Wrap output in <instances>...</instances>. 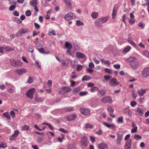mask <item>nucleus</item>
I'll return each instance as SVG.
<instances>
[{
	"mask_svg": "<svg viewBox=\"0 0 149 149\" xmlns=\"http://www.w3.org/2000/svg\"><path fill=\"white\" fill-rule=\"evenodd\" d=\"M36 91V90L34 88H32L29 90L26 93V96L29 99H32L33 97V95Z\"/></svg>",
	"mask_w": 149,
	"mask_h": 149,
	"instance_id": "1",
	"label": "nucleus"
},
{
	"mask_svg": "<svg viewBox=\"0 0 149 149\" xmlns=\"http://www.w3.org/2000/svg\"><path fill=\"white\" fill-rule=\"evenodd\" d=\"M76 17L75 14L71 12H69L66 14L64 17V19L67 21L74 18Z\"/></svg>",
	"mask_w": 149,
	"mask_h": 149,
	"instance_id": "2",
	"label": "nucleus"
},
{
	"mask_svg": "<svg viewBox=\"0 0 149 149\" xmlns=\"http://www.w3.org/2000/svg\"><path fill=\"white\" fill-rule=\"evenodd\" d=\"M81 145L84 146H87L88 144V141L87 140V137L85 136H82L81 140Z\"/></svg>",
	"mask_w": 149,
	"mask_h": 149,
	"instance_id": "3",
	"label": "nucleus"
},
{
	"mask_svg": "<svg viewBox=\"0 0 149 149\" xmlns=\"http://www.w3.org/2000/svg\"><path fill=\"white\" fill-rule=\"evenodd\" d=\"M118 8V5L116 4L115 5L112 11V18L114 19L117 13V10Z\"/></svg>",
	"mask_w": 149,
	"mask_h": 149,
	"instance_id": "4",
	"label": "nucleus"
},
{
	"mask_svg": "<svg viewBox=\"0 0 149 149\" xmlns=\"http://www.w3.org/2000/svg\"><path fill=\"white\" fill-rule=\"evenodd\" d=\"M27 71L26 69H22L19 70H16L15 72L17 74L19 75H22L25 73Z\"/></svg>",
	"mask_w": 149,
	"mask_h": 149,
	"instance_id": "5",
	"label": "nucleus"
},
{
	"mask_svg": "<svg viewBox=\"0 0 149 149\" xmlns=\"http://www.w3.org/2000/svg\"><path fill=\"white\" fill-rule=\"evenodd\" d=\"M132 140L131 139H129L125 143V149H130L131 148Z\"/></svg>",
	"mask_w": 149,
	"mask_h": 149,
	"instance_id": "6",
	"label": "nucleus"
},
{
	"mask_svg": "<svg viewBox=\"0 0 149 149\" xmlns=\"http://www.w3.org/2000/svg\"><path fill=\"white\" fill-rule=\"evenodd\" d=\"M77 117L75 114L70 115L66 116L65 118L67 121H69L74 120Z\"/></svg>",
	"mask_w": 149,
	"mask_h": 149,
	"instance_id": "7",
	"label": "nucleus"
},
{
	"mask_svg": "<svg viewBox=\"0 0 149 149\" xmlns=\"http://www.w3.org/2000/svg\"><path fill=\"white\" fill-rule=\"evenodd\" d=\"M28 31L26 29H22L18 31L16 34L17 36H21L23 33H26Z\"/></svg>",
	"mask_w": 149,
	"mask_h": 149,
	"instance_id": "8",
	"label": "nucleus"
},
{
	"mask_svg": "<svg viewBox=\"0 0 149 149\" xmlns=\"http://www.w3.org/2000/svg\"><path fill=\"white\" fill-rule=\"evenodd\" d=\"M142 74L144 77L149 76V68H146L142 72Z\"/></svg>",
	"mask_w": 149,
	"mask_h": 149,
	"instance_id": "9",
	"label": "nucleus"
},
{
	"mask_svg": "<svg viewBox=\"0 0 149 149\" xmlns=\"http://www.w3.org/2000/svg\"><path fill=\"white\" fill-rule=\"evenodd\" d=\"M80 110L82 114L85 115H88L90 112L89 110L83 108H80Z\"/></svg>",
	"mask_w": 149,
	"mask_h": 149,
	"instance_id": "10",
	"label": "nucleus"
},
{
	"mask_svg": "<svg viewBox=\"0 0 149 149\" xmlns=\"http://www.w3.org/2000/svg\"><path fill=\"white\" fill-rule=\"evenodd\" d=\"M130 19H129V23L132 24L135 22L134 16L132 13H131L130 14Z\"/></svg>",
	"mask_w": 149,
	"mask_h": 149,
	"instance_id": "11",
	"label": "nucleus"
},
{
	"mask_svg": "<svg viewBox=\"0 0 149 149\" xmlns=\"http://www.w3.org/2000/svg\"><path fill=\"white\" fill-rule=\"evenodd\" d=\"M119 82L116 81V79L113 78L111 80L110 84L112 86H114L119 84Z\"/></svg>",
	"mask_w": 149,
	"mask_h": 149,
	"instance_id": "12",
	"label": "nucleus"
},
{
	"mask_svg": "<svg viewBox=\"0 0 149 149\" xmlns=\"http://www.w3.org/2000/svg\"><path fill=\"white\" fill-rule=\"evenodd\" d=\"M126 60L128 62L132 63L134 62H136L137 60L135 58L130 57L129 58L127 59Z\"/></svg>",
	"mask_w": 149,
	"mask_h": 149,
	"instance_id": "13",
	"label": "nucleus"
},
{
	"mask_svg": "<svg viewBox=\"0 0 149 149\" xmlns=\"http://www.w3.org/2000/svg\"><path fill=\"white\" fill-rule=\"evenodd\" d=\"M71 89L70 87L67 86L63 87L61 89V91L64 93H67L70 92Z\"/></svg>",
	"mask_w": 149,
	"mask_h": 149,
	"instance_id": "14",
	"label": "nucleus"
},
{
	"mask_svg": "<svg viewBox=\"0 0 149 149\" xmlns=\"http://www.w3.org/2000/svg\"><path fill=\"white\" fill-rule=\"evenodd\" d=\"M19 131L18 130H15L14 134L10 138V140H13L16 137L18 134Z\"/></svg>",
	"mask_w": 149,
	"mask_h": 149,
	"instance_id": "15",
	"label": "nucleus"
},
{
	"mask_svg": "<svg viewBox=\"0 0 149 149\" xmlns=\"http://www.w3.org/2000/svg\"><path fill=\"white\" fill-rule=\"evenodd\" d=\"M101 23V22L98 18L97 19L95 22V26L99 28L102 27V25Z\"/></svg>",
	"mask_w": 149,
	"mask_h": 149,
	"instance_id": "16",
	"label": "nucleus"
},
{
	"mask_svg": "<svg viewBox=\"0 0 149 149\" xmlns=\"http://www.w3.org/2000/svg\"><path fill=\"white\" fill-rule=\"evenodd\" d=\"M130 65L133 68L136 69L139 67V64L136 61V62H134L130 64Z\"/></svg>",
	"mask_w": 149,
	"mask_h": 149,
	"instance_id": "17",
	"label": "nucleus"
},
{
	"mask_svg": "<svg viewBox=\"0 0 149 149\" xmlns=\"http://www.w3.org/2000/svg\"><path fill=\"white\" fill-rule=\"evenodd\" d=\"M111 101V99L109 97H105L102 100V102H109Z\"/></svg>",
	"mask_w": 149,
	"mask_h": 149,
	"instance_id": "18",
	"label": "nucleus"
},
{
	"mask_svg": "<svg viewBox=\"0 0 149 149\" xmlns=\"http://www.w3.org/2000/svg\"><path fill=\"white\" fill-rule=\"evenodd\" d=\"M108 17L106 16L104 17H102L101 18H99V20L101 23L102 24L105 23L108 19Z\"/></svg>",
	"mask_w": 149,
	"mask_h": 149,
	"instance_id": "19",
	"label": "nucleus"
},
{
	"mask_svg": "<svg viewBox=\"0 0 149 149\" xmlns=\"http://www.w3.org/2000/svg\"><path fill=\"white\" fill-rule=\"evenodd\" d=\"M107 110L109 112L110 115L112 118H114L115 117V115H112V113L113 111V109L112 107H108Z\"/></svg>",
	"mask_w": 149,
	"mask_h": 149,
	"instance_id": "20",
	"label": "nucleus"
},
{
	"mask_svg": "<svg viewBox=\"0 0 149 149\" xmlns=\"http://www.w3.org/2000/svg\"><path fill=\"white\" fill-rule=\"evenodd\" d=\"M98 146L100 149H107V145L104 143H101Z\"/></svg>",
	"mask_w": 149,
	"mask_h": 149,
	"instance_id": "21",
	"label": "nucleus"
},
{
	"mask_svg": "<svg viewBox=\"0 0 149 149\" xmlns=\"http://www.w3.org/2000/svg\"><path fill=\"white\" fill-rule=\"evenodd\" d=\"M35 99L37 102H42L44 101V99L39 97L37 93L35 94Z\"/></svg>",
	"mask_w": 149,
	"mask_h": 149,
	"instance_id": "22",
	"label": "nucleus"
},
{
	"mask_svg": "<svg viewBox=\"0 0 149 149\" xmlns=\"http://www.w3.org/2000/svg\"><path fill=\"white\" fill-rule=\"evenodd\" d=\"M65 46L68 50H70L72 48V44L67 42H65Z\"/></svg>",
	"mask_w": 149,
	"mask_h": 149,
	"instance_id": "23",
	"label": "nucleus"
},
{
	"mask_svg": "<svg viewBox=\"0 0 149 149\" xmlns=\"http://www.w3.org/2000/svg\"><path fill=\"white\" fill-rule=\"evenodd\" d=\"M76 56L78 58H83L85 57L84 54L79 52H77L76 53Z\"/></svg>",
	"mask_w": 149,
	"mask_h": 149,
	"instance_id": "24",
	"label": "nucleus"
},
{
	"mask_svg": "<svg viewBox=\"0 0 149 149\" xmlns=\"http://www.w3.org/2000/svg\"><path fill=\"white\" fill-rule=\"evenodd\" d=\"M61 63L63 65L67 66L69 63V59L68 58H66L65 60H62Z\"/></svg>",
	"mask_w": 149,
	"mask_h": 149,
	"instance_id": "25",
	"label": "nucleus"
},
{
	"mask_svg": "<svg viewBox=\"0 0 149 149\" xmlns=\"http://www.w3.org/2000/svg\"><path fill=\"white\" fill-rule=\"evenodd\" d=\"M123 135V133L121 131H119L117 132V138L120 139H122Z\"/></svg>",
	"mask_w": 149,
	"mask_h": 149,
	"instance_id": "26",
	"label": "nucleus"
},
{
	"mask_svg": "<svg viewBox=\"0 0 149 149\" xmlns=\"http://www.w3.org/2000/svg\"><path fill=\"white\" fill-rule=\"evenodd\" d=\"M124 113L129 116H131V111L128 109L125 108L123 110Z\"/></svg>",
	"mask_w": 149,
	"mask_h": 149,
	"instance_id": "27",
	"label": "nucleus"
},
{
	"mask_svg": "<svg viewBox=\"0 0 149 149\" xmlns=\"http://www.w3.org/2000/svg\"><path fill=\"white\" fill-rule=\"evenodd\" d=\"M4 51H13L14 50L13 48H11L9 46H7L6 47H3Z\"/></svg>",
	"mask_w": 149,
	"mask_h": 149,
	"instance_id": "28",
	"label": "nucleus"
},
{
	"mask_svg": "<svg viewBox=\"0 0 149 149\" xmlns=\"http://www.w3.org/2000/svg\"><path fill=\"white\" fill-rule=\"evenodd\" d=\"M7 146V144L5 142H0V148H4Z\"/></svg>",
	"mask_w": 149,
	"mask_h": 149,
	"instance_id": "29",
	"label": "nucleus"
},
{
	"mask_svg": "<svg viewBox=\"0 0 149 149\" xmlns=\"http://www.w3.org/2000/svg\"><path fill=\"white\" fill-rule=\"evenodd\" d=\"M30 3L32 6H36L37 3V0H33L30 2Z\"/></svg>",
	"mask_w": 149,
	"mask_h": 149,
	"instance_id": "30",
	"label": "nucleus"
},
{
	"mask_svg": "<svg viewBox=\"0 0 149 149\" xmlns=\"http://www.w3.org/2000/svg\"><path fill=\"white\" fill-rule=\"evenodd\" d=\"M128 41L135 48H137V46L136 45V43L130 38L128 39Z\"/></svg>",
	"mask_w": 149,
	"mask_h": 149,
	"instance_id": "31",
	"label": "nucleus"
},
{
	"mask_svg": "<svg viewBox=\"0 0 149 149\" xmlns=\"http://www.w3.org/2000/svg\"><path fill=\"white\" fill-rule=\"evenodd\" d=\"M98 13L97 12H94L91 14L92 17L94 19H96L98 17Z\"/></svg>",
	"mask_w": 149,
	"mask_h": 149,
	"instance_id": "32",
	"label": "nucleus"
},
{
	"mask_svg": "<svg viewBox=\"0 0 149 149\" xmlns=\"http://www.w3.org/2000/svg\"><path fill=\"white\" fill-rule=\"evenodd\" d=\"M132 127H133V128L132 129V130H131V132L132 133H134L135 132L137 131V127L134 126L135 124L134 123H132Z\"/></svg>",
	"mask_w": 149,
	"mask_h": 149,
	"instance_id": "33",
	"label": "nucleus"
},
{
	"mask_svg": "<svg viewBox=\"0 0 149 149\" xmlns=\"http://www.w3.org/2000/svg\"><path fill=\"white\" fill-rule=\"evenodd\" d=\"M44 42L43 40H40L39 42L36 43V46L37 47H41L43 46L44 45Z\"/></svg>",
	"mask_w": 149,
	"mask_h": 149,
	"instance_id": "34",
	"label": "nucleus"
},
{
	"mask_svg": "<svg viewBox=\"0 0 149 149\" xmlns=\"http://www.w3.org/2000/svg\"><path fill=\"white\" fill-rule=\"evenodd\" d=\"M131 49V47L129 46L126 47L123 51V53H125L129 52Z\"/></svg>",
	"mask_w": 149,
	"mask_h": 149,
	"instance_id": "35",
	"label": "nucleus"
},
{
	"mask_svg": "<svg viewBox=\"0 0 149 149\" xmlns=\"http://www.w3.org/2000/svg\"><path fill=\"white\" fill-rule=\"evenodd\" d=\"M22 130L23 131L27 130L30 129V127L29 125H24L21 128Z\"/></svg>",
	"mask_w": 149,
	"mask_h": 149,
	"instance_id": "36",
	"label": "nucleus"
},
{
	"mask_svg": "<svg viewBox=\"0 0 149 149\" xmlns=\"http://www.w3.org/2000/svg\"><path fill=\"white\" fill-rule=\"evenodd\" d=\"M80 90V88L78 87L74 88L73 91V93L74 94H76Z\"/></svg>",
	"mask_w": 149,
	"mask_h": 149,
	"instance_id": "37",
	"label": "nucleus"
},
{
	"mask_svg": "<svg viewBox=\"0 0 149 149\" xmlns=\"http://www.w3.org/2000/svg\"><path fill=\"white\" fill-rule=\"evenodd\" d=\"M91 77L90 76L86 75L84 76L82 79V81H88V80L90 79Z\"/></svg>",
	"mask_w": 149,
	"mask_h": 149,
	"instance_id": "38",
	"label": "nucleus"
},
{
	"mask_svg": "<svg viewBox=\"0 0 149 149\" xmlns=\"http://www.w3.org/2000/svg\"><path fill=\"white\" fill-rule=\"evenodd\" d=\"M66 6L68 7H70L71 5V1L70 0H64Z\"/></svg>",
	"mask_w": 149,
	"mask_h": 149,
	"instance_id": "39",
	"label": "nucleus"
},
{
	"mask_svg": "<svg viewBox=\"0 0 149 149\" xmlns=\"http://www.w3.org/2000/svg\"><path fill=\"white\" fill-rule=\"evenodd\" d=\"M76 24L77 26H83L84 25V23L80 20H77L76 21Z\"/></svg>",
	"mask_w": 149,
	"mask_h": 149,
	"instance_id": "40",
	"label": "nucleus"
},
{
	"mask_svg": "<svg viewBox=\"0 0 149 149\" xmlns=\"http://www.w3.org/2000/svg\"><path fill=\"white\" fill-rule=\"evenodd\" d=\"M45 139L44 137L38 136L37 138V141L38 143H41Z\"/></svg>",
	"mask_w": 149,
	"mask_h": 149,
	"instance_id": "41",
	"label": "nucleus"
},
{
	"mask_svg": "<svg viewBox=\"0 0 149 149\" xmlns=\"http://www.w3.org/2000/svg\"><path fill=\"white\" fill-rule=\"evenodd\" d=\"M3 116L6 118L10 120V116L8 112H6L3 114Z\"/></svg>",
	"mask_w": 149,
	"mask_h": 149,
	"instance_id": "42",
	"label": "nucleus"
},
{
	"mask_svg": "<svg viewBox=\"0 0 149 149\" xmlns=\"http://www.w3.org/2000/svg\"><path fill=\"white\" fill-rule=\"evenodd\" d=\"M38 51L40 53L43 54H48L49 53V52H45L43 48L39 49H38Z\"/></svg>",
	"mask_w": 149,
	"mask_h": 149,
	"instance_id": "43",
	"label": "nucleus"
},
{
	"mask_svg": "<svg viewBox=\"0 0 149 149\" xmlns=\"http://www.w3.org/2000/svg\"><path fill=\"white\" fill-rule=\"evenodd\" d=\"M86 128H93V125H92L91 124L89 123H86L85 126Z\"/></svg>",
	"mask_w": 149,
	"mask_h": 149,
	"instance_id": "44",
	"label": "nucleus"
},
{
	"mask_svg": "<svg viewBox=\"0 0 149 149\" xmlns=\"http://www.w3.org/2000/svg\"><path fill=\"white\" fill-rule=\"evenodd\" d=\"M15 67H18L19 66H21L22 65V63L19 61H15Z\"/></svg>",
	"mask_w": 149,
	"mask_h": 149,
	"instance_id": "45",
	"label": "nucleus"
},
{
	"mask_svg": "<svg viewBox=\"0 0 149 149\" xmlns=\"http://www.w3.org/2000/svg\"><path fill=\"white\" fill-rule=\"evenodd\" d=\"M67 149H76V148L74 145L68 144L67 146Z\"/></svg>",
	"mask_w": 149,
	"mask_h": 149,
	"instance_id": "46",
	"label": "nucleus"
},
{
	"mask_svg": "<svg viewBox=\"0 0 149 149\" xmlns=\"http://www.w3.org/2000/svg\"><path fill=\"white\" fill-rule=\"evenodd\" d=\"M142 53L146 56L149 58V52L145 50Z\"/></svg>",
	"mask_w": 149,
	"mask_h": 149,
	"instance_id": "47",
	"label": "nucleus"
},
{
	"mask_svg": "<svg viewBox=\"0 0 149 149\" xmlns=\"http://www.w3.org/2000/svg\"><path fill=\"white\" fill-rule=\"evenodd\" d=\"M16 61L13 59H11L10 60V64L12 66L15 67V65Z\"/></svg>",
	"mask_w": 149,
	"mask_h": 149,
	"instance_id": "48",
	"label": "nucleus"
},
{
	"mask_svg": "<svg viewBox=\"0 0 149 149\" xmlns=\"http://www.w3.org/2000/svg\"><path fill=\"white\" fill-rule=\"evenodd\" d=\"M61 137H58V141L60 142H62L63 141L62 139L65 138V136L64 135L61 134Z\"/></svg>",
	"mask_w": 149,
	"mask_h": 149,
	"instance_id": "49",
	"label": "nucleus"
},
{
	"mask_svg": "<svg viewBox=\"0 0 149 149\" xmlns=\"http://www.w3.org/2000/svg\"><path fill=\"white\" fill-rule=\"evenodd\" d=\"M74 110V108L73 107L67 108L65 109V111L67 112H70L71 111H73Z\"/></svg>",
	"mask_w": 149,
	"mask_h": 149,
	"instance_id": "50",
	"label": "nucleus"
},
{
	"mask_svg": "<svg viewBox=\"0 0 149 149\" xmlns=\"http://www.w3.org/2000/svg\"><path fill=\"white\" fill-rule=\"evenodd\" d=\"M123 117L122 116L119 117L117 120V121L118 123H123Z\"/></svg>",
	"mask_w": 149,
	"mask_h": 149,
	"instance_id": "51",
	"label": "nucleus"
},
{
	"mask_svg": "<svg viewBox=\"0 0 149 149\" xmlns=\"http://www.w3.org/2000/svg\"><path fill=\"white\" fill-rule=\"evenodd\" d=\"M82 68V66L81 65H77L76 70L78 71L81 70Z\"/></svg>",
	"mask_w": 149,
	"mask_h": 149,
	"instance_id": "52",
	"label": "nucleus"
},
{
	"mask_svg": "<svg viewBox=\"0 0 149 149\" xmlns=\"http://www.w3.org/2000/svg\"><path fill=\"white\" fill-rule=\"evenodd\" d=\"M16 7V5H11L9 8V10L10 11H12L15 9Z\"/></svg>",
	"mask_w": 149,
	"mask_h": 149,
	"instance_id": "53",
	"label": "nucleus"
},
{
	"mask_svg": "<svg viewBox=\"0 0 149 149\" xmlns=\"http://www.w3.org/2000/svg\"><path fill=\"white\" fill-rule=\"evenodd\" d=\"M146 89H141L140 90V97L141 96L143 95L146 93Z\"/></svg>",
	"mask_w": 149,
	"mask_h": 149,
	"instance_id": "54",
	"label": "nucleus"
},
{
	"mask_svg": "<svg viewBox=\"0 0 149 149\" xmlns=\"http://www.w3.org/2000/svg\"><path fill=\"white\" fill-rule=\"evenodd\" d=\"M33 81V79L30 77H29L27 81V83H31Z\"/></svg>",
	"mask_w": 149,
	"mask_h": 149,
	"instance_id": "55",
	"label": "nucleus"
},
{
	"mask_svg": "<svg viewBox=\"0 0 149 149\" xmlns=\"http://www.w3.org/2000/svg\"><path fill=\"white\" fill-rule=\"evenodd\" d=\"M105 71L108 74H112V71L110 69H109L107 68H106L105 69Z\"/></svg>",
	"mask_w": 149,
	"mask_h": 149,
	"instance_id": "56",
	"label": "nucleus"
},
{
	"mask_svg": "<svg viewBox=\"0 0 149 149\" xmlns=\"http://www.w3.org/2000/svg\"><path fill=\"white\" fill-rule=\"evenodd\" d=\"M35 66L37 67L40 68L41 67L40 64L38 63V62L36 61L35 62Z\"/></svg>",
	"mask_w": 149,
	"mask_h": 149,
	"instance_id": "57",
	"label": "nucleus"
},
{
	"mask_svg": "<svg viewBox=\"0 0 149 149\" xmlns=\"http://www.w3.org/2000/svg\"><path fill=\"white\" fill-rule=\"evenodd\" d=\"M74 48L76 50H79L80 49V47L78 44H76L74 45Z\"/></svg>",
	"mask_w": 149,
	"mask_h": 149,
	"instance_id": "58",
	"label": "nucleus"
},
{
	"mask_svg": "<svg viewBox=\"0 0 149 149\" xmlns=\"http://www.w3.org/2000/svg\"><path fill=\"white\" fill-rule=\"evenodd\" d=\"M88 94V93L86 92H81L79 93V95L81 96H83L86 95Z\"/></svg>",
	"mask_w": 149,
	"mask_h": 149,
	"instance_id": "59",
	"label": "nucleus"
},
{
	"mask_svg": "<svg viewBox=\"0 0 149 149\" xmlns=\"http://www.w3.org/2000/svg\"><path fill=\"white\" fill-rule=\"evenodd\" d=\"M89 67L90 68H93L94 67V65L93 63L92 62H90L89 63Z\"/></svg>",
	"mask_w": 149,
	"mask_h": 149,
	"instance_id": "60",
	"label": "nucleus"
},
{
	"mask_svg": "<svg viewBox=\"0 0 149 149\" xmlns=\"http://www.w3.org/2000/svg\"><path fill=\"white\" fill-rule=\"evenodd\" d=\"M122 139H117L116 140V144L118 146H119L120 144V142Z\"/></svg>",
	"mask_w": 149,
	"mask_h": 149,
	"instance_id": "61",
	"label": "nucleus"
},
{
	"mask_svg": "<svg viewBox=\"0 0 149 149\" xmlns=\"http://www.w3.org/2000/svg\"><path fill=\"white\" fill-rule=\"evenodd\" d=\"M98 88L96 86H94L92 87L91 89V90L92 92H94L95 91H97Z\"/></svg>",
	"mask_w": 149,
	"mask_h": 149,
	"instance_id": "62",
	"label": "nucleus"
},
{
	"mask_svg": "<svg viewBox=\"0 0 149 149\" xmlns=\"http://www.w3.org/2000/svg\"><path fill=\"white\" fill-rule=\"evenodd\" d=\"M93 59L94 62L96 64H98L100 63V61L96 59L95 57H93Z\"/></svg>",
	"mask_w": 149,
	"mask_h": 149,
	"instance_id": "63",
	"label": "nucleus"
},
{
	"mask_svg": "<svg viewBox=\"0 0 149 149\" xmlns=\"http://www.w3.org/2000/svg\"><path fill=\"white\" fill-rule=\"evenodd\" d=\"M31 12L30 10H27L26 13L25 15L26 16H29L31 15Z\"/></svg>",
	"mask_w": 149,
	"mask_h": 149,
	"instance_id": "64",
	"label": "nucleus"
}]
</instances>
